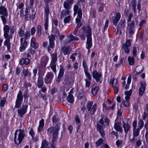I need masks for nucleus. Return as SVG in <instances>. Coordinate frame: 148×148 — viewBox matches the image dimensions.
<instances>
[{
    "label": "nucleus",
    "mask_w": 148,
    "mask_h": 148,
    "mask_svg": "<svg viewBox=\"0 0 148 148\" xmlns=\"http://www.w3.org/2000/svg\"><path fill=\"white\" fill-rule=\"evenodd\" d=\"M25 136L24 131L21 129L16 130L14 134V141L16 144H20Z\"/></svg>",
    "instance_id": "obj_4"
},
{
    "label": "nucleus",
    "mask_w": 148,
    "mask_h": 148,
    "mask_svg": "<svg viewBox=\"0 0 148 148\" xmlns=\"http://www.w3.org/2000/svg\"><path fill=\"white\" fill-rule=\"evenodd\" d=\"M123 127L124 129V131L126 134H127V132L130 130L131 126L130 124L127 123H125L123 122Z\"/></svg>",
    "instance_id": "obj_27"
},
{
    "label": "nucleus",
    "mask_w": 148,
    "mask_h": 148,
    "mask_svg": "<svg viewBox=\"0 0 148 148\" xmlns=\"http://www.w3.org/2000/svg\"><path fill=\"white\" fill-rule=\"evenodd\" d=\"M48 146V144L47 142L45 140H43L42 143V145L40 148H45Z\"/></svg>",
    "instance_id": "obj_47"
},
{
    "label": "nucleus",
    "mask_w": 148,
    "mask_h": 148,
    "mask_svg": "<svg viewBox=\"0 0 148 148\" xmlns=\"http://www.w3.org/2000/svg\"><path fill=\"white\" fill-rule=\"evenodd\" d=\"M99 89V88L98 86H95V87L92 88V89L91 93L93 95H95Z\"/></svg>",
    "instance_id": "obj_38"
},
{
    "label": "nucleus",
    "mask_w": 148,
    "mask_h": 148,
    "mask_svg": "<svg viewBox=\"0 0 148 148\" xmlns=\"http://www.w3.org/2000/svg\"><path fill=\"white\" fill-rule=\"evenodd\" d=\"M27 107L28 105H23L21 108L18 110V113L21 117H22L23 116L26 112Z\"/></svg>",
    "instance_id": "obj_12"
},
{
    "label": "nucleus",
    "mask_w": 148,
    "mask_h": 148,
    "mask_svg": "<svg viewBox=\"0 0 148 148\" xmlns=\"http://www.w3.org/2000/svg\"><path fill=\"white\" fill-rule=\"evenodd\" d=\"M51 61L52 62H56L57 61V54L56 53H53L51 55Z\"/></svg>",
    "instance_id": "obj_40"
},
{
    "label": "nucleus",
    "mask_w": 148,
    "mask_h": 148,
    "mask_svg": "<svg viewBox=\"0 0 148 148\" xmlns=\"http://www.w3.org/2000/svg\"><path fill=\"white\" fill-rule=\"evenodd\" d=\"M129 64L130 65H133L134 64V59L133 57L129 56L128 58Z\"/></svg>",
    "instance_id": "obj_41"
},
{
    "label": "nucleus",
    "mask_w": 148,
    "mask_h": 148,
    "mask_svg": "<svg viewBox=\"0 0 148 148\" xmlns=\"http://www.w3.org/2000/svg\"><path fill=\"white\" fill-rule=\"evenodd\" d=\"M53 75L51 72H48L45 77V81L46 84H50L53 78Z\"/></svg>",
    "instance_id": "obj_17"
},
{
    "label": "nucleus",
    "mask_w": 148,
    "mask_h": 148,
    "mask_svg": "<svg viewBox=\"0 0 148 148\" xmlns=\"http://www.w3.org/2000/svg\"><path fill=\"white\" fill-rule=\"evenodd\" d=\"M25 40L27 39L28 37H29L30 36V34L29 33V31H27L25 33Z\"/></svg>",
    "instance_id": "obj_60"
},
{
    "label": "nucleus",
    "mask_w": 148,
    "mask_h": 148,
    "mask_svg": "<svg viewBox=\"0 0 148 148\" xmlns=\"http://www.w3.org/2000/svg\"><path fill=\"white\" fill-rule=\"evenodd\" d=\"M77 54L76 53H75L71 55L70 57V58L72 59L73 61H74L75 59V56H76Z\"/></svg>",
    "instance_id": "obj_59"
},
{
    "label": "nucleus",
    "mask_w": 148,
    "mask_h": 148,
    "mask_svg": "<svg viewBox=\"0 0 148 148\" xmlns=\"http://www.w3.org/2000/svg\"><path fill=\"white\" fill-rule=\"evenodd\" d=\"M23 96L22 92L19 90L17 95V99L16 100L22 101L23 100Z\"/></svg>",
    "instance_id": "obj_36"
},
{
    "label": "nucleus",
    "mask_w": 148,
    "mask_h": 148,
    "mask_svg": "<svg viewBox=\"0 0 148 148\" xmlns=\"http://www.w3.org/2000/svg\"><path fill=\"white\" fill-rule=\"evenodd\" d=\"M44 120L43 119H42L40 121L39 125L38 128V132H40L42 130L44 125Z\"/></svg>",
    "instance_id": "obj_33"
},
{
    "label": "nucleus",
    "mask_w": 148,
    "mask_h": 148,
    "mask_svg": "<svg viewBox=\"0 0 148 148\" xmlns=\"http://www.w3.org/2000/svg\"><path fill=\"white\" fill-rule=\"evenodd\" d=\"M20 50L21 51L23 52L25 50L27 44V42L25 40H24V38L23 37H22L20 38Z\"/></svg>",
    "instance_id": "obj_15"
},
{
    "label": "nucleus",
    "mask_w": 148,
    "mask_h": 148,
    "mask_svg": "<svg viewBox=\"0 0 148 148\" xmlns=\"http://www.w3.org/2000/svg\"><path fill=\"white\" fill-rule=\"evenodd\" d=\"M110 84L112 85L113 87H115L116 86L119 85V84H118L117 79L114 78L110 79Z\"/></svg>",
    "instance_id": "obj_32"
},
{
    "label": "nucleus",
    "mask_w": 148,
    "mask_h": 148,
    "mask_svg": "<svg viewBox=\"0 0 148 148\" xmlns=\"http://www.w3.org/2000/svg\"><path fill=\"white\" fill-rule=\"evenodd\" d=\"M137 121L136 120H134L133 121L132 125L133 127V129H136V127L137 126Z\"/></svg>",
    "instance_id": "obj_61"
},
{
    "label": "nucleus",
    "mask_w": 148,
    "mask_h": 148,
    "mask_svg": "<svg viewBox=\"0 0 148 148\" xmlns=\"http://www.w3.org/2000/svg\"><path fill=\"white\" fill-rule=\"evenodd\" d=\"M141 86L139 90V94L140 95H142L145 90V83L142 82L140 83Z\"/></svg>",
    "instance_id": "obj_22"
},
{
    "label": "nucleus",
    "mask_w": 148,
    "mask_h": 148,
    "mask_svg": "<svg viewBox=\"0 0 148 148\" xmlns=\"http://www.w3.org/2000/svg\"><path fill=\"white\" fill-rule=\"evenodd\" d=\"M137 52L136 48L135 47H134L133 49V56L134 57H136V56Z\"/></svg>",
    "instance_id": "obj_63"
},
{
    "label": "nucleus",
    "mask_w": 148,
    "mask_h": 148,
    "mask_svg": "<svg viewBox=\"0 0 148 148\" xmlns=\"http://www.w3.org/2000/svg\"><path fill=\"white\" fill-rule=\"evenodd\" d=\"M129 100H126L122 101L123 105L126 107H128L130 106V103L129 101Z\"/></svg>",
    "instance_id": "obj_44"
},
{
    "label": "nucleus",
    "mask_w": 148,
    "mask_h": 148,
    "mask_svg": "<svg viewBox=\"0 0 148 148\" xmlns=\"http://www.w3.org/2000/svg\"><path fill=\"white\" fill-rule=\"evenodd\" d=\"M93 102L92 101H88L86 106L87 108L89 113L92 115L95 112L97 107V103L93 105Z\"/></svg>",
    "instance_id": "obj_6"
},
{
    "label": "nucleus",
    "mask_w": 148,
    "mask_h": 148,
    "mask_svg": "<svg viewBox=\"0 0 148 148\" xmlns=\"http://www.w3.org/2000/svg\"><path fill=\"white\" fill-rule=\"evenodd\" d=\"M21 101L16 100V104L15 106V107L16 108H18L21 107Z\"/></svg>",
    "instance_id": "obj_46"
},
{
    "label": "nucleus",
    "mask_w": 148,
    "mask_h": 148,
    "mask_svg": "<svg viewBox=\"0 0 148 148\" xmlns=\"http://www.w3.org/2000/svg\"><path fill=\"white\" fill-rule=\"evenodd\" d=\"M84 72L86 77L87 78L86 79H87L88 80H91V75L88 72V71H84Z\"/></svg>",
    "instance_id": "obj_49"
},
{
    "label": "nucleus",
    "mask_w": 148,
    "mask_h": 148,
    "mask_svg": "<svg viewBox=\"0 0 148 148\" xmlns=\"http://www.w3.org/2000/svg\"><path fill=\"white\" fill-rule=\"evenodd\" d=\"M84 93L82 91H80L78 94V95L77 96V97L79 99L82 98L84 96Z\"/></svg>",
    "instance_id": "obj_56"
},
{
    "label": "nucleus",
    "mask_w": 148,
    "mask_h": 148,
    "mask_svg": "<svg viewBox=\"0 0 148 148\" xmlns=\"http://www.w3.org/2000/svg\"><path fill=\"white\" fill-rule=\"evenodd\" d=\"M50 67L52 70L54 72H56V62H51L50 64Z\"/></svg>",
    "instance_id": "obj_35"
},
{
    "label": "nucleus",
    "mask_w": 148,
    "mask_h": 148,
    "mask_svg": "<svg viewBox=\"0 0 148 148\" xmlns=\"http://www.w3.org/2000/svg\"><path fill=\"white\" fill-rule=\"evenodd\" d=\"M7 16H5L4 15H1V20L3 22V24H5L6 23V18L7 17Z\"/></svg>",
    "instance_id": "obj_53"
},
{
    "label": "nucleus",
    "mask_w": 148,
    "mask_h": 148,
    "mask_svg": "<svg viewBox=\"0 0 148 148\" xmlns=\"http://www.w3.org/2000/svg\"><path fill=\"white\" fill-rule=\"evenodd\" d=\"M80 5L77 3L75 4L73 7V11L78 12L77 17L80 18H82V11L81 8L79 7Z\"/></svg>",
    "instance_id": "obj_13"
},
{
    "label": "nucleus",
    "mask_w": 148,
    "mask_h": 148,
    "mask_svg": "<svg viewBox=\"0 0 148 148\" xmlns=\"http://www.w3.org/2000/svg\"><path fill=\"white\" fill-rule=\"evenodd\" d=\"M54 33L55 36L57 37L60 36V34L59 30L56 28H55L54 29Z\"/></svg>",
    "instance_id": "obj_48"
},
{
    "label": "nucleus",
    "mask_w": 148,
    "mask_h": 148,
    "mask_svg": "<svg viewBox=\"0 0 148 148\" xmlns=\"http://www.w3.org/2000/svg\"><path fill=\"white\" fill-rule=\"evenodd\" d=\"M132 92V91L131 90L125 92L124 94L125 95V99L126 100H130V96L131 95Z\"/></svg>",
    "instance_id": "obj_34"
},
{
    "label": "nucleus",
    "mask_w": 148,
    "mask_h": 148,
    "mask_svg": "<svg viewBox=\"0 0 148 148\" xmlns=\"http://www.w3.org/2000/svg\"><path fill=\"white\" fill-rule=\"evenodd\" d=\"M92 74L93 78L97 82H98L100 81L101 77V73L98 72L96 70H94L92 72Z\"/></svg>",
    "instance_id": "obj_19"
},
{
    "label": "nucleus",
    "mask_w": 148,
    "mask_h": 148,
    "mask_svg": "<svg viewBox=\"0 0 148 148\" xmlns=\"http://www.w3.org/2000/svg\"><path fill=\"white\" fill-rule=\"evenodd\" d=\"M81 19L78 17L76 18V23L77 24L75 28L77 29L82 25V23L80 22V19Z\"/></svg>",
    "instance_id": "obj_37"
},
{
    "label": "nucleus",
    "mask_w": 148,
    "mask_h": 148,
    "mask_svg": "<svg viewBox=\"0 0 148 148\" xmlns=\"http://www.w3.org/2000/svg\"><path fill=\"white\" fill-rule=\"evenodd\" d=\"M92 40L91 36L87 37V41L86 43V48L87 49L89 50L92 47Z\"/></svg>",
    "instance_id": "obj_25"
},
{
    "label": "nucleus",
    "mask_w": 148,
    "mask_h": 148,
    "mask_svg": "<svg viewBox=\"0 0 148 148\" xmlns=\"http://www.w3.org/2000/svg\"><path fill=\"white\" fill-rule=\"evenodd\" d=\"M0 14L1 15L8 16V11L7 9L3 6L0 7Z\"/></svg>",
    "instance_id": "obj_28"
},
{
    "label": "nucleus",
    "mask_w": 148,
    "mask_h": 148,
    "mask_svg": "<svg viewBox=\"0 0 148 148\" xmlns=\"http://www.w3.org/2000/svg\"><path fill=\"white\" fill-rule=\"evenodd\" d=\"M134 22L133 21L131 22H128V26L130 29L134 26Z\"/></svg>",
    "instance_id": "obj_52"
},
{
    "label": "nucleus",
    "mask_w": 148,
    "mask_h": 148,
    "mask_svg": "<svg viewBox=\"0 0 148 148\" xmlns=\"http://www.w3.org/2000/svg\"><path fill=\"white\" fill-rule=\"evenodd\" d=\"M140 130L138 129H133V137L131 140V142L134 143L136 139V137L138 136L139 134Z\"/></svg>",
    "instance_id": "obj_21"
},
{
    "label": "nucleus",
    "mask_w": 148,
    "mask_h": 148,
    "mask_svg": "<svg viewBox=\"0 0 148 148\" xmlns=\"http://www.w3.org/2000/svg\"><path fill=\"white\" fill-rule=\"evenodd\" d=\"M59 129V127L58 125H56L55 127H51L48 129V133L53 135L52 143L56 141Z\"/></svg>",
    "instance_id": "obj_5"
},
{
    "label": "nucleus",
    "mask_w": 148,
    "mask_h": 148,
    "mask_svg": "<svg viewBox=\"0 0 148 148\" xmlns=\"http://www.w3.org/2000/svg\"><path fill=\"white\" fill-rule=\"evenodd\" d=\"M72 90L70 91L68 96L66 99L68 102L71 103H73L74 101V98L73 95L71 94Z\"/></svg>",
    "instance_id": "obj_29"
},
{
    "label": "nucleus",
    "mask_w": 148,
    "mask_h": 148,
    "mask_svg": "<svg viewBox=\"0 0 148 148\" xmlns=\"http://www.w3.org/2000/svg\"><path fill=\"white\" fill-rule=\"evenodd\" d=\"M55 36L52 34L48 36L49 45L47 48L48 51H49L51 49H53L55 46L54 40H55Z\"/></svg>",
    "instance_id": "obj_10"
},
{
    "label": "nucleus",
    "mask_w": 148,
    "mask_h": 148,
    "mask_svg": "<svg viewBox=\"0 0 148 148\" xmlns=\"http://www.w3.org/2000/svg\"><path fill=\"white\" fill-rule=\"evenodd\" d=\"M22 72L23 75L25 76L31 75L30 73L28 71L27 69H23Z\"/></svg>",
    "instance_id": "obj_43"
},
{
    "label": "nucleus",
    "mask_w": 148,
    "mask_h": 148,
    "mask_svg": "<svg viewBox=\"0 0 148 148\" xmlns=\"http://www.w3.org/2000/svg\"><path fill=\"white\" fill-rule=\"evenodd\" d=\"M30 45L31 47L34 49L38 48V44L36 42V39L34 37H32L31 40Z\"/></svg>",
    "instance_id": "obj_23"
},
{
    "label": "nucleus",
    "mask_w": 148,
    "mask_h": 148,
    "mask_svg": "<svg viewBox=\"0 0 148 148\" xmlns=\"http://www.w3.org/2000/svg\"><path fill=\"white\" fill-rule=\"evenodd\" d=\"M82 65L84 68V71H88L87 66L84 61H83L82 62Z\"/></svg>",
    "instance_id": "obj_57"
},
{
    "label": "nucleus",
    "mask_w": 148,
    "mask_h": 148,
    "mask_svg": "<svg viewBox=\"0 0 148 148\" xmlns=\"http://www.w3.org/2000/svg\"><path fill=\"white\" fill-rule=\"evenodd\" d=\"M79 34L81 39L83 40L85 39V34L86 37L91 36V30L90 27L88 26L83 27L79 32Z\"/></svg>",
    "instance_id": "obj_3"
},
{
    "label": "nucleus",
    "mask_w": 148,
    "mask_h": 148,
    "mask_svg": "<svg viewBox=\"0 0 148 148\" xmlns=\"http://www.w3.org/2000/svg\"><path fill=\"white\" fill-rule=\"evenodd\" d=\"M62 50L64 55H66L70 54L71 49L70 47H63Z\"/></svg>",
    "instance_id": "obj_30"
},
{
    "label": "nucleus",
    "mask_w": 148,
    "mask_h": 148,
    "mask_svg": "<svg viewBox=\"0 0 148 148\" xmlns=\"http://www.w3.org/2000/svg\"><path fill=\"white\" fill-rule=\"evenodd\" d=\"M64 72V70L63 68L62 67L60 68V70L59 73L58 75L61 77H62Z\"/></svg>",
    "instance_id": "obj_55"
},
{
    "label": "nucleus",
    "mask_w": 148,
    "mask_h": 148,
    "mask_svg": "<svg viewBox=\"0 0 148 148\" xmlns=\"http://www.w3.org/2000/svg\"><path fill=\"white\" fill-rule=\"evenodd\" d=\"M125 25V19L121 20L117 27V32H119L120 33H121L122 31L124 29Z\"/></svg>",
    "instance_id": "obj_14"
},
{
    "label": "nucleus",
    "mask_w": 148,
    "mask_h": 148,
    "mask_svg": "<svg viewBox=\"0 0 148 148\" xmlns=\"http://www.w3.org/2000/svg\"><path fill=\"white\" fill-rule=\"evenodd\" d=\"M85 81L86 82L85 86L86 87L89 88L90 85V81L87 79H85Z\"/></svg>",
    "instance_id": "obj_51"
},
{
    "label": "nucleus",
    "mask_w": 148,
    "mask_h": 148,
    "mask_svg": "<svg viewBox=\"0 0 148 148\" xmlns=\"http://www.w3.org/2000/svg\"><path fill=\"white\" fill-rule=\"evenodd\" d=\"M99 123L97 124V129L100 133L101 136L103 137L105 135V131L104 130L105 125L104 124L103 120L101 119L99 121Z\"/></svg>",
    "instance_id": "obj_7"
},
{
    "label": "nucleus",
    "mask_w": 148,
    "mask_h": 148,
    "mask_svg": "<svg viewBox=\"0 0 148 148\" xmlns=\"http://www.w3.org/2000/svg\"><path fill=\"white\" fill-rule=\"evenodd\" d=\"M114 129L116 131L120 132L123 131V129L121 127V123L119 122L115 123L114 125Z\"/></svg>",
    "instance_id": "obj_26"
},
{
    "label": "nucleus",
    "mask_w": 148,
    "mask_h": 148,
    "mask_svg": "<svg viewBox=\"0 0 148 148\" xmlns=\"http://www.w3.org/2000/svg\"><path fill=\"white\" fill-rule=\"evenodd\" d=\"M8 88V86L6 84H4L3 86V91L4 92H5Z\"/></svg>",
    "instance_id": "obj_58"
},
{
    "label": "nucleus",
    "mask_w": 148,
    "mask_h": 148,
    "mask_svg": "<svg viewBox=\"0 0 148 148\" xmlns=\"http://www.w3.org/2000/svg\"><path fill=\"white\" fill-rule=\"evenodd\" d=\"M141 144V142L140 140H137L136 143V146L137 147H140V145Z\"/></svg>",
    "instance_id": "obj_62"
},
{
    "label": "nucleus",
    "mask_w": 148,
    "mask_h": 148,
    "mask_svg": "<svg viewBox=\"0 0 148 148\" xmlns=\"http://www.w3.org/2000/svg\"><path fill=\"white\" fill-rule=\"evenodd\" d=\"M131 41L130 39L127 40L125 43L122 46V48L124 49L125 52L127 53L130 52V49L128 47L131 45Z\"/></svg>",
    "instance_id": "obj_16"
},
{
    "label": "nucleus",
    "mask_w": 148,
    "mask_h": 148,
    "mask_svg": "<svg viewBox=\"0 0 148 148\" xmlns=\"http://www.w3.org/2000/svg\"><path fill=\"white\" fill-rule=\"evenodd\" d=\"M132 5L133 8V10L134 12H136V2L135 0H132Z\"/></svg>",
    "instance_id": "obj_45"
},
{
    "label": "nucleus",
    "mask_w": 148,
    "mask_h": 148,
    "mask_svg": "<svg viewBox=\"0 0 148 148\" xmlns=\"http://www.w3.org/2000/svg\"><path fill=\"white\" fill-rule=\"evenodd\" d=\"M71 19V17L70 15H69L67 16L64 19V21L65 23H69Z\"/></svg>",
    "instance_id": "obj_54"
},
{
    "label": "nucleus",
    "mask_w": 148,
    "mask_h": 148,
    "mask_svg": "<svg viewBox=\"0 0 148 148\" xmlns=\"http://www.w3.org/2000/svg\"><path fill=\"white\" fill-rule=\"evenodd\" d=\"M25 32L22 28L19 29V30L18 32V34L20 37L23 36L24 35Z\"/></svg>",
    "instance_id": "obj_50"
},
{
    "label": "nucleus",
    "mask_w": 148,
    "mask_h": 148,
    "mask_svg": "<svg viewBox=\"0 0 148 148\" xmlns=\"http://www.w3.org/2000/svg\"><path fill=\"white\" fill-rule=\"evenodd\" d=\"M5 102V99L3 98V99H1L0 102V105L1 106H3L4 105Z\"/></svg>",
    "instance_id": "obj_64"
},
{
    "label": "nucleus",
    "mask_w": 148,
    "mask_h": 148,
    "mask_svg": "<svg viewBox=\"0 0 148 148\" xmlns=\"http://www.w3.org/2000/svg\"><path fill=\"white\" fill-rule=\"evenodd\" d=\"M49 60V58L46 56H44L42 57L40 61V64L42 67L45 68L46 67Z\"/></svg>",
    "instance_id": "obj_18"
},
{
    "label": "nucleus",
    "mask_w": 148,
    "mask_h": 148,
    "mask_svg": "<svg viewBox=\"0 0 148 148\" xmlns=\"http://www.w3.org/2000/svg\"><path fill=\"white\" fill-rule=\"evenodd\" d=\"M103 142V140L101 138H100L95 143L97 147H98L101 145Z\"/></svg>",
    "instance_id": "obj_42"
},
{
    "label": "nucleus",
    "mask_w": 148,
    "mask_h": 148,
    "mask_svg": "<svg viewBox=\"0 0 148 148\" xmlns=\"http://www.w3.org/2000/svg\"><path fill=\"white\" fill-rule=\"evenodd\" d=\"M20 64L22 65L25 64L26 65H28L30 62V60L27 58H22L20 61Z\"/></svg>",
    "instance_id": "obj_31"
},
{
    "label": "nucleus",
    "mask_w": 148,
    "mask_h": 148,
    "mask_svg": "<svg viewBox=\"0 0 148 148\" xmlns=\"http://www.w3.org/2000/svg\"><path fill=\"white\" fill-rule=\"evenodd\" d=\"M3 30L4 37L6 39L4 42V45L7 46L8 50H9L10 48V40L12 39L13 34L16 30L14 26H9L7 25H5L3 27Z\"/></svg>",
    "instance_id": "obj_1"
},
{
    "label": "nucleus",
    "mask_w": 148,
    "mask_h": 148,
    "mask_svg": "<svg viewBox=\"0 0 148 148\" xmlns=\"http://www.w3.org/2000/svg\"><path fill=\"white\" fill-rule=\"evenodd\" d=\"M67 38L64 41V43L65 44H67L73 41L78 40L79 38L74 36L72 34H70L68 35L67 36Z\"/></svg>",
    "instance_id": "obj_11"
},
{
    "label": "nucleus",
    "mask_w": 148,
    "mask_h": 148,
    "mask_svg": "<svg viewBox=\"0 0 148 148\" xmlns=\"http://www.w3.org/2000/svg\"><path fill=\"white\" fill-rule=\"evenodd\" d=\"M49 13V6L46 5L45 8V21L44 25L46 31L47 30L49 26L48 17Z\"/></svg>",
    "instance_id": "obj_8"
},
{
    "label": "nucleus",
    "mask_w": 148,
    "mask_h": 148,
    "mask_svg": "<svg viewBox=\"0 0 148 148\" xmlns=\"http://www.w3.org/2000/svg\"><path fill=\"white\" fill-rule=\"evenodd\" d=\"M121 18V14L119 12L116 13H112L110 16V20L115 26Z\"/></svg>",
    "instance_id": "obj_9"
},
{
    "label": "nucleus",
    "mask_w": 148,
    "mask_h": 148,
    "mask_svg": "<svg viewBox=\"0 0 148 148\" xmlns=\"http://www.w3.org/2000/svg\"><path fill=\"white\" fill-rule=\"evenodd\" d=\"M73 3V0H67L64 2L63 4V6L65 8L64 10H62L60 15V18L62 19L63 18L68 15H69L70 12L69 10L71 5Z\"/></svg>",
    "instance_id": "obj_2"
},
{
    "label": "nucleus",
    "mask_w": 148,
    "mask_h": 148,
    "mask_svg": "<svg viewBox=\"0 0 148 148\" xmlns=\"http://www.w3.org/2000/svg\"><path fill=\"white\" fill-rule=\"evenodd\" d=\"M144 70V68L140 65L137 66L134 70L133 73L135 75L141 73Z\"/></svg>",
    "instance_id": "obj_20"
},
{
    "label": "nucleus",
    "mask_w": 148,
    "mask_h": 148,
    "mask_svg": "<svg viewBox=\"0 0 148 148\" xmlns=\"http://www.w3.org/2000/svg\"><path fill=\"white\" fill-rule=\"evenodd\" d=\"M144 125V121L141 120L138 122V128L139 130H140L142 128Z\"/></svg>",
    "instance_id": "obj_39"
},
{
    "label": "nucleus",
    "mask_w": 148,
    "mask_h": 148,
    "mask_svg": "<svg viewBox=\"0 0 148 148\" xmlns=\"http://www.w3.org/2000/svg\"><path fill=\"white\" fill-rule=\"evenodd\" d=\"M44 82L43 77L41 76H39L38 77L37 80V86L38 88H41L43 85Z\"/></svg>",
    "instance_id": "obj_24"
}]
</instances>
